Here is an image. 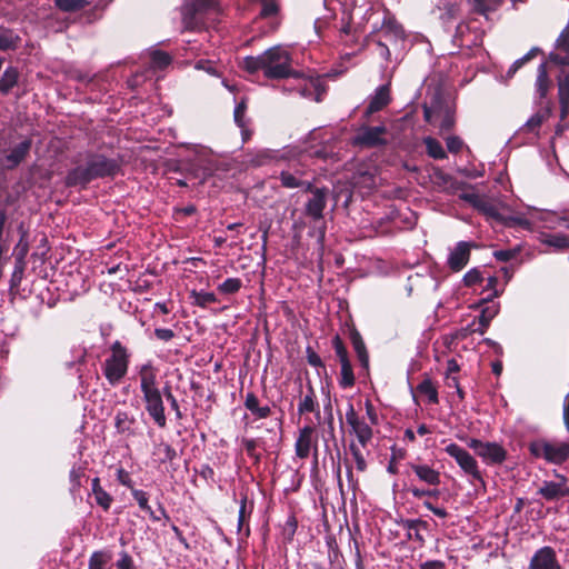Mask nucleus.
I'll return each mask as SVG.
<instances>
[{"instance_id":"4d7b16f0","label":"nucleus","mask_w":569,"mask_h":569,"mask_svg":"<svg viewBox=\"0 0 569 569\" xmlns=\"http://www.w3.org/2000/svg\"><path fill=\"white\" fill-rule=\"evenodd\" d=\"M246 111H247V102L244 99H242L240 102L237 103V106L234 108V112H233L234 122L240 128L246 127V122H244Z\"/></svg>"},{"instance_id":"a19ab883","label":"nucleus","mask_w":569,"mask_h":569,"mask_svg":"<svg viewBox=\"0 0 569 569\" xmlns=\"http://www.w3.org/2000/svg\"><path fill=\"white\" fill-rule=\"evenodd\" d=\"M558 97L559 100H569V70L561 69L558 76Z\"/></svg>"},{"instance_id":"b1692460","label":"nucleus","mask_w":569,"mask_h":569,"mask_svg":"<svg viewBox=\"0 0 569 569\" xmlns=\"http://www.w3.org/2000/svg\"><path fill=\"white\" fill-rule=\"evenodd\" d=\"M315 429H301L296 441V453L299 458L305 459L310 455L311 448L317 447V436Z\"/></svg>"},{"instance_id":"ea45409f","label":"nucleus","mask_w":569,"mask_h":569,"mask_svg":"<svg viewBox=\"0 0 569 569\" xmlns=\"http://www.w3.org/2000/svg\"><path fill=\"white\" fill-rule=\"evenodd\" d=\"M153 455L158 457L160 463L172 461L177 457V452L167 443H160L154 448Z\"/></svg>"},{"instance_id":"774afa93","label":"nucleus","mask_w":569,"mask_h":569,"mask_svg":"<svg viewBox=\"0 0 569 569\" xmlns=\"http://www.w3.org/2000/svg\"><path fill=\"white\" fill-rule=\"evenodd\" d=\"M565 54L553 53L549 54V61L557 66H569V51H563Z\"/></svg>"},{"instance_id":"f3484780","label":"nucleus","mask_w":569,"mask_h":569,"mask_svg":"<svg viewBox=\"0 0 569 569\" xmlns=\"http://www.w3.org/2000/svg\"><path fill=\"white\" fill-rule=\"evenodd\" d=\"M377 38H381L385 42L396 44L399 40H403L405 30L393 17H387L378 31Z\"/></svg>"},{"instance_id":"5fc2aeb1","label":"nucleus","mask_w":569,"mask_h":569,"mask_svg":"<svg viewBox=\"0 0 569 569\" xmlns=\"http://www.w3.org/2000/svg\"><path fill=\"white\" fill-rule=\"evenodd\" d=\"M483 280L482 274L478 268L470 269L465 276H463V284L466 287H473L478 283H481Z\"/></svg>"},{"instance_id":"f8f14e48","label":"nucleus","mask_w":569,"mask_h":569,"mask_svg":"<svg viewBox=\"0 0 569 569\" xmlns=\"http://www.w3.org/2000/svg\"><path fill=\"white\" fill-rule=\"evenodd\" d=\"M499 305L491 303L481 309L480 315L466 329L461 337L466 338L467 332L483 335L490 326L491 320L498 315Z\"/></svg>"},{"instance_id":"6ab92c4d","label":"nucleus","mask_w":569,"mask_h":569,"mask_svg":"<svg viewBox=\"0 0 569 569\" xmlns=\"http://www.w3.org/2000/svg\"><path fill=\"white\" fill-rule=\"evenodd\" d=\"M471 244L466 241H459L448 258V267L453 272L461 271L470 260Z\"/></svg>"},{"instance_id":"680f3d73","label":"nucleus","mask_w":569,"mask_h":569,"mask_svg":"<svg viewBox=\"0 0 569 569\" xmlns=\"http://www.w3.org/2000/svg\"><path fill=\"white\" fill-rule=\"evenodd\" d=\"M116 567L117 569H134L132 557L127 551L120 552L119 559L116 562Z\"/></svg>"},{"instance_id":"6e6552de","label":"nucleus","mask_w":569,"mask_h":569,"mask_svg":"<svg viewBox=\"0 0 569 569\" xmlns=\"http://www.w3.org/2000/svg\"><path fill=\"white\" fill-rule=\"evenodd\" d=\"M469 447L488 465H501L507 458L506 449L497 442L471 439Z\"/></svg>"},{"instance_id":"58836bf2","label":"nucleus","mask_w":569,"mask_h":569,"mask_svg":"<svg viewBox=\"0 0 569 569\" xmlns=\"http://www.w3.org/2000/svg\"><path fill=\"white\" fill-rule=\"evenodd\" d=\"M56 7L63 12H77L82 10L87 4V0H54Z\"/></svg>"},{"instance_id":"f03ea898","label":"nucleus","mask_w":569,"mask_h":569,"mask_svg":"<svg viewBox=\"0 0 569 569\" xmlns=\"http://www.w3.org/2000/svg\"><path fill=\"white\" fill-rule=\"evenodd\" d=\"M291 53L281 46H274L259 56L244 57L241 68L250 74L262 71L263 76L270 80H280L286 78L300 79L302 73L291 67Z\"/></svg>"},{"instance_id":"bb28decb","label":"nucleus","mask_w":569,"mask_h":569,"mask_svg":"<svg viewBox=\"0 0 569 569\" xmlns=\"http://www.w3.org/2000/svg\"><path fill=\"white\" fill-rule=\"evenodd\" d=\"M551 114L550 107H547L543 110L536 112L528 121L521 127L520 131L525 133H532L535 137H538L539 129L542 123L549 119Z\"/></svg>"},{"instance_id":"49530a36","label":"nucleus","mask_w":569,"mask_h":569,"mask_svg":"<svg viewBox=\"0 0 569 569\" xmlns=\"http://www.w3.org/2000/svg\"><path fill=\"white\" fill-rule=\"evenodd\" d=\"M279 12V4L276 0H261V10L259 17L262 19L277 16Z\"/></svg>"},{"instance_id":"cd10ccee","label":"nucleus","mask_w":569,"mask_h":569,"mask_svg":"<svg viewBox=\"0 0 569 569\" xmlns=\"http://www.w3.org/2000/svg\"><path fill=\"white\" fill-rule=\"evenodd\" d=\"M21 38L12 29L0 26V51L17 50Z\"/></svg>"},{"instance_id":"2eb2a0df","label":"nucleus","mask_w":569,"mask_h":569,"mask_svg":"<svg viewBox=\"0 0 569 569\" xmlns=\"http://www.w3.org/2000/svg\"><path fill=\"white\" fill-rule=\"evenodd\" d=\"M413 398L417 402L422 401L428 406L438 405L439 396L437 383L428 375H423L422 380L417 385L413 391Z\"/></svg>"},{"instance_id":"20e7f679","label":"nucleus","mask_w":569,"mask_h":569,"mask_svg":"<svg viewBox=\"0 0 569 569\" xmlns=\"http://www.w3.org/2000/svg\"><path fill=\"white\" fill-rule=\"evenodd\" d=\"M459 199L469 203L473 209L483 214L486 218L492 219L502 226L515 227L528 223L523 218L502 216L496 204L476 192H462L459 194Z\"/></svg>"},{"instance_id":"e2e57ef3","label":"nucleus","mask_w":569,"mask_h":569,"mask_svg":"<svg viewBox=\"0 0 569 569\" xmlns=\"http://www.w3.org/2000/svg\"><path fill=\"white\" fill-rule=\"evenodd\" d=\"M346 421L349 425V427H360L358 415L352 406V403H347L346 409Z\"/></svg>"},{"instance_id":"69168bd1","label":"nucleus","mask_w":569,"mask_h":569,"mask_svg":"<svg viewBox=\"0 0 569 569\" xmlns=\"http://www.w3.org/2000/svg\"><path fill=\"white\" fill-rule=\"evenodd\" d=\"M557 48L561 51H569V24L562 30L557 39Z\"/></svg>"},{"instance_id":"4468645a","label":"nucleus","mask_w":569,"mask_h":569,"mask_svg":"<svg viewBox=\"0 0 569 569\" xmlns=\"http://www.w3.org/2000/svg\"><path fill=\"white\" fill-rule=\"evenodd\" d=\"M391 102L390 84H382L378 87L370 98L369 103L362 114V119L366 122L370 121L373 113L381 111Z\"/></svg>"},{"instance_id":"473e14b6","label":"nucleus","mask_w":569,"mask_h":569,"mask_svg":"<svg viewBox=\"0 0 569 569\" xmlns=\"http://www.w3.org/2000/svg\"><path fill=\"white\" fill-rule=\"evenodd\" d=\"M315 390L311 386L308 388V393L302 397L298 405V413L300 416L307 415V413H316L319 416V405L315 399Z\"/></svg>"},{"instance_id":"423d86ee","label":"nucleus","mask_w":569,"mask_h":569,"mask_svg":"<svg viewBox=\"0 0 569 569\" xmlns=\"http://www.w3.org/2000/svg\"><path fill=\"white\" fill-rule=\"evenodd\" d=\"M387 133L388 129L385 124L371 127L363 123L353 137L352 143L367 149L386 147L388 144Z\"/></svg>"},{"instance_id":"a18cd8bd","label":"nucleus","mask_w":569,"mask_h":569,"mask_svg":"<svg viewBox=\"0 0 569 569\" xmlns=\"http://www.w3.org/2000/svg\"><path fill=\"white\" fill-rule=\"evenodd\" d=\"M194 305L206 308L208 305L216 303L218 301L216 295L213 292L207 291H193Z\"/></svg>"},{"instance_id":"603ef678","label":"nucleus","mask_w":569,"mask_h":569,"mask_svg":"<svg viewBox=\"0 0 569 569\" xmlns=\"http://www.w3.org/2000/svg\"><path fill=\"white\" fill-rule=\"evenodd\" d=\"M279 179H280L282 187H284V188H299L305 184V181L298 179L297 177H295L292 173H290L288 171H282L280 173Z\"/></svg>"},{"instance_id":"c03bdc74","label":"nucleus","mask_w":569,"mask_h":569,"mask_svg":"<svg viewBox=\"0 0 569 569\" xmlns=\"http://www.w3.org/2000/svg\"><path fill=\"white\" fill-rule=\"evenodd\" d=\"M540 49L532 48L529 50L522 58L516 60L512 66L509 68L507 72V77L511 78L525 63L533 59L538 53H540Z\"/></svg>"},{"instance_id":"dca6fc26","label":"nucleus","mask_w":569,"mask_h":569,"mask_svg":"<svg viewBox=\"0 0 569 569\" xmlns=\"http://www.w3.org/2000/svg\"><path fill=\"white\" fill-rule=\"evenodd\" d=\"M32 140L30 138H26L11 148L9 153L3 158V168L9 171L18 168L30 154Z\"/></svg>"},{"instance_id":"3c124183","label":"nucleus","mask_w":569,"mask_h":569,"mask_svg":"<svg viewBox=\"0 0 569 569\" xmlns=\"http://www.w3.org/2000/svg\"><path fill=\"white\" fill-rule=\"evenodd\" d=\"M426 522L422 520H407L403 527L408 530V537L415 538L419 541H423L422 536L419 533V527L425 526Z\"/></svg>"},{"instance_id":"412c9836","label":"nucleus","mask_w":569,"mask_h":569,"mask_svg":"<svg viewBox=\"0 0 569 569\" xmlns=\"http://www.w3.org/2000/svg\"><path fill=\"white\" fill-rule=\"evenodd\" d=\"M21 81V72L16 66H8L0 76V96L7 97L19 89Z\"/></svg>"},{"instance_id":"864d4df0","label":"nucleus","mask_w":569,"mask_h":569,"mask_svg":"<svg viewBox=\"0 0 569 569\" xmlns=\"http://www.w3.org/2000/svg\"><path fill=\"white\" fill-rule=\"evenodd\" d=\"M350 451L352 453V457L356 461L357 469L361 472H363L367 469V462L365 460V457L361 452V449L356 443V441H351L350 443Z\"/></svg>"},{"instance_id":"bf43d9fd","label":"nucleus","mask_w":569,"mask_h":569,"mask_svg":"<svg viewBox=\"0 0 569 569\" xmlns=\"http://www.w3.org/2000/svg\"><path fill=\"white\" fill-rule=\"evenodd\" d=\"M519 252H520L519 248L497 250L493 252V257L498 261L508 262V261L512 260L513 258H516Z\"/></svg>"},{"instance_id":"39448f33","label":"nucleus","mask_w":569,"mask_h":569,"mask_svg":"<svg viewBox=\"0 0 569 569\" xmlns=\"http://www.w3.org/2000/svg\"><path fill=\"white\" fill-rule=\"evenodd\" d=\"M530 453L549 463L562 465L569 460V442L550 439H536L528 446Z\"/></svg>"},{"instance_id":"aec40b11","label":"nucleus","mask_w":569,"mask_h":569,"mask_svg":"<svg viewBox=\"0 0 569 569\" xmlns=\"http://www.w3.org/2000/svg\"><path fill=\"white\" fill-rule=\"evenodd\" d=\"M349 339L360 363L362 370L368 375L369 373V352L367 350L366 343L362 339L361 333L358 331L355 325L349 328Z\"/></svg>"},{"instance_id":"7c9ffc66","label":"nucleus","mask_w":569,"mask_h":569,"mask_svg":"<svg viewBox=\"0 0 569 569\" xmlns=\"http://www.w3.org/2000/svg\"><path fill=\"white\" fill-rule=\"evenodd\" d=\"M552 87V81L548 76L547 63L543 62L538 68L536 80V90L540 99H545Z\"/></svg>"},{"instance_id":"0e129e2a","label":"nucleus","mask_w":569,"mask_h":569,"mask_svg":"<svg viewBox=\"0 0 569 569\" xmlns=\"http://www.w3.org/2000/svg\"><path fill=\"white\" fill-rule=\"evenodd\" d=\"M469 31V24L465 22H460L456 28V33L453 36V41L456 44L460 47L465 46L463 37L465 33Z\"/></svg>"},{"instance_id":"c9c22d12","label":"nucleus","mask_w":569,"mask_h":569,"mask_svg":"<svg viewBox=\"0 0 569 569\" xmlns=\"http://www.w3.org/2000/svg\"><path fill=\"white\" fill-rule=\"evenodd\" d=\"M26 252L27 247L23 249V252H21V254L16 257L14 269L10 278V289H17L21 284L26 268V263L23 261Z\"/></svg>"},{"instance_id":"de8ad7c7","label":"nucleus","mask_w":569,"mask_h":569,"mask_svg":"<svg viewBox=\"0 0 569 569\" xmlns=\"http://www.w3.org/2000/svg\"><path fill=\"white\" fill-rule=\"evenodd\" d=\"M475 1V7H473V10L475 12L481 14V16H487V13L493 9H496L497 6L500 4L501 0H473Z\"/></svg>"},{"instance_id":"393cba45","label":"nucleus","mask_w":569,"mask_h":569,"mask_svg":"<svg viewBox=\"0 0 569 569\" xmlns=\"http://www.w3.org/2000/svg\"><path fill=\"white\" fill-rule=\"evenodd\" d=\"M301 78L303 79V83L300 84L297 89L300 96L320 102L322 94L325 93V87L322 86L319 78L305 79L303 76Z\"/></svg>"},{"instance_id":"f704fd0d","label":"nucleus","mask_w":569,"mask_h":569,"mask_svg":"<svg viewBox=\"0 0 569 569\" xmlns=\"http://www.w3.org/2000/svg\"><path fill=\"white\" fill-rule=\"evenodd\" d=\"M423 144L426 147L427 154L435 160L447 159V152L445 151L440 141L433 137L423 138Z\"/></svg>"},{"instance_id":"9b49d317","label":"nucleus","mask_w":569,"mask_h":569,"mask_svg":"<svg viewBox=\"0 0 569 569\" xmlns=\"http://www.w3.org/2000/svg\"><path fill=\"white\" fill-rule=\"evenodd\" d=\"M527 569H562V567L556 550L550 546H545L535 551Z\"/></svg>"},{"instance_id":"9d476101","label":"nucleus","mask_w":569,"mask_h":569,"mask_svg":"<svg viewBox=\"0 0 569 569\" xmlns=\"http://www.w3.org/2000/svg\"><path fill=\"white\" fill-rule=\"evenodd\" d=\"M558 481H542L537 493L547 501H556L562 498H569V486L566 476L556 473Z\"/></svg>"},{"instance_id":"2f4dec72","label":"nucleus","mask_w":569,"mask_h":569,"mask_svg":"<svg viewBox=\"0 0 569 569\" xmlns=\"http://www.w3.org/2000/svg\"><path fill=\"white\" fill-rule=\"evenodd\" d=\"M91 490L94 497L96 503L100 506L104 511L109 510L113 498L102 489L100 486L99 478H93L91 482Z\"/></svg>"},{"instance_id":"a878e982","label":"nucleus","mask_w":569,"mask_h":569,"mask_svg":"<svg viewBox=\"0 0 569 569\" xmlns=\"http://www.w3.org/2000/svg\"><path fill=\"white\" fill-rule=\"evenodd\" d=\"M410 468L420 481L430 486H438L440 483L439 471L432 469L428 465L410 463Z\"/></svg>"},{"instance_id":"ddd939ff","label":"nucleus","mask_w":569,"mask_h":569,"mask_svg":"<svg viewBox=\"0 0 569 569\" xmlns=\"http://www.w3.org/2000/svg\"><path fill=\"white\" fill-rule=\"evenodd\" d=\"M329 189L322 187V190H315V193L308 199L305 204V214L313 221H319L323 218V211L327 207Z\"/></svg>"},{"instance_id":"4be33fe9","label":"nucleus","mask_w":569,"mask_h":569,"mask_svg":"<svg viewBox=\"0 0 569 569\" xmlns=\"http://www.w3.org/2000/svg\"><path fill=\"white\" fill-rule=\"evenodd\" d=\"M211 10L219 11L218 0H193L183 12V21L187 27H190L197 13Z\"/></svg>"},{"instance_id":"c756f323","label":"nucleus","mask_w":569,"mask_h":569,"mask_svg":"<svg viewBox=\"0 0 569 569\" xmlns=\"http://www.w3.org/2000/svg\"><path fill=\"white\" fill-rule=\"evenodd\" d=\"M112 555L108 550L93 551L88 561V569H112Z\"/></svg>"},{"instance_id":"5701e85b","label":"nucleus","mask_w":569,"mask_h":569,"mask_svg":"<svg viewBox=\"0 0 569 569\" xmlns=\"http://www.w3.org/2000/svg\"><path fill=\"white\" fill-rule=\"evenodd\" d=\"M146 401V409L148 413L153 418L154 422L159 427L166 426L164 407L162 402L161 393H153L152 396L143 397Z\"/></svg>"},{"instance_id":"09e8293b","label":"nucleus","mask_w":569,"mask_h":569,"mask_svg":"<svg viewBox=\"0 0 569 569\" xmlns=\"http://www.w3.org/2000/svg\"><path fill=\"white\" fill-rule=\"evenodd\" d=\"M132 496L136 499V501L138 502L139 507L143 511L148 512L153 519H156V520L159 519V518L153 516V511H152L151 507L148 503V496H147V493L144 491L138 490V489H132Z\"/></svg>"},{"instance_id":"7ed1b4c3","label":"nucleus","mask_w":569,"mask_h":569,"mask_svg":"<svg viewBox=\"0 0 569 569\" xmlns=\"http://www.w3.org/2000/svg\"><path fill=\"white\" fill-rule=\"evenodd\" d=\"M110 351L111 355L104 360L102 371L109 385L114 387L120 383L128 372L130 352L119 340L110 346Z\"/></svg>"},{"instance_id":"e433bc0d","label":"nucleus","mask_w":569,"mask_h":569,"mask_svg":"<svg viewBox=\"0 0 569 569\" xmlns=\"http://www.w3.org/2000/svg\"><path fill=\"white\" fill-rule=\"evenodd\" d=\"M365 42L367 46L370 43H375L378 47L379 56L382 57L385 60H390V50H389V43L385 42L381 38H377L376 30L371 31L366 38Z\"/></svg>"},{"instance_id":"8fccbe9b","label":"nucleus","mask_w":569,"mask_h":569,"mask_svg":"<svg viewBox=\"0 0 569 569\" xmlns=\"http://www.w3.org/2000/svg\"><path fill=\"white\" fill-rule=\"evenodd\" d=\"M351 435L356 437L359 448H366L372 439V429H352Z\"/></svg>"},{"instance_id":"4c0bfd02","label":"nucleus","mask_w":569,"mask_h":569,"mask_svg":"<svg viewBox=\"0 0 569 569\" xmlns=\"http://www.w3.org/2000/svg\"><path fill=\"white\" fill-rule=\"evenodd\" d=\"M151 66L154 69L163 70L172 62V57L162 50H153L150 53Z\"/></svg>"},{"instance_id":"c85d7f7f","label":"nucleus","mask_w":569,"mask_h":569,"mask_svg":"<svg viewBox=\"0 0 569 569\" xmlns=\"http://www.w3.org/2000/svg\"><path fill=\"white\" fill-rule=\"evenodd\" d=\"M253 510V502L248 501L247 495L241 496L240 508H239V517H238V531L242 532L244 530L246 535H249L248 520Z\"/></svg>"},{"instance_id":"37998d69","label":"nucleus","mask_w":569,"mask_h":569,"mask_svg":"<svg viewBox=\"0 0 569 569\" xmlns=\"http://www.w3.org/2000/svg\"><path fill=\"white\" fill-rule=\"evenodd\" d=\"M456 124V119H455V110L449 107V106H445V108L442 109V119H441V122L439 124V128L441 131H451L453 129Z\"/></svg>"},{"instance_id":"6e6d98bb","label":"nucleus","mask_w":569,"mask_h":569,"mask_svg":"<svg viewBox=\"0 0 569 569\" xmlns=\"http://www.w3.org/2000/svg\"><path fill=\"white\" fill-rule=\"evenodd\" d=\"M307 361L315 368H320L326 371V365L323 363L320 356L313 350L312 347L308 346L306 349Z\"/></svg>"},{"instance_id":"f257e3e1","label":"nucleus","mask_w":569,"mask_h":569,"mask_svg":"<svg viewBox=\"0 0 569 569\" xmlns=\"http://www.w3.org/2000/svg\"><path fill=\"white\" fill-rule=\"evenodd\" d=\"M64 177L67 188L86 190L93 180L113 179L121 171V160L93 150L79 152Z\"/></svg>"},{"instance_id":"052dcab7","label":"nucleus","mask_w":569,"mask_h":569,"mask_svg":"<svg viewBox=\"0 0 569 569\" xmlns=\"http://www.w3.org/2000/svg\"><path fill=\"white\" fill-rule=\"evenodd\" d=\"M446 144L448 151L455 154L459 153L465 146L463 140L458 136L448 137L446 139Z\"/></svg>"},{"instance_id":"72a5a7b5","label":"nucleus","mask_w":569,"mask_h":569,"mask_svg":"<svg viewBox=\"0 0 569 569\" xmlns=\"http://www.w3.org/2000/svg\"><path fill=\"white\" fill-rule=\"evenodd\" d=\"M244 407L257 418H267L271 413L269 406H260L259 399L252 392L247 393Z\"/></svg>"},{"instance_id":"1a4fd4ad","label":"nucleus","mask_w":569,"mask_h":569,"mask_svg":"<svg viewBox=\"0 0 569 569\" xmlns=\"http://www.w3.org/2000/svg\"><path fill=\"white\" fill-rule=\"evenodd\" d=\"M445 450L467 475L475 480H482L476 459L467 450L456 443L448 445Z\"/></svg>"},{"instance_id":"13d9d810","label":"nucleus","mask_w":569,"mask_h":569,"mask_svg":"<svg viewBox=\"0 0 569 569\" xmlns=\"http://www.w3.org/2000/svg\"><path fill=\"white\" fill-rule=\"evenodd\" d=\"M547 243L557 249L569 248V238L565 234H551L547 239Z\"/></svg>"},{"instance_id":"a211bd4d","label":"nucleus","mask_w":569,"mask_h":569,"mask_svg":"<svg viewBox=\"0 0 569 569\" xmlns=\"http://www.w3.org/2000/svg\"><path fill=\"white\" fill-rule=\"evenodd\" d=\"M138 373L140 377V388L143 397L160 392L157 388V369L152 366L151 361L141 365Z\"/></svg>"},{"instance_id":"0eeeda50","label":"nucleus","mask_w":569,"mask_h":569,"mask_svg":"<svg viewBox=\"0 0 569 569\" xmlns=\"http://www.w3.org/2000/svg\"><path fill=\"white\" fill-rule=\"evenodd\" d=\"M331 345L341 366L338 383L342 389L351 388L356 383V377L347 347L339 335L332 338Z\"/></svg>"},{"instance_id":"338daca9","label":"nucleus","mask_w":569,"mask_h":569,"mask_svg":"<svg viewBox=\"0 0 569 569\" xmlns=\"http://www.w3.org/2000/svg\"><path fill=\"white\" fill-rule=\"evenodd\" d=\"M270 159L271 157L267 152L261 151L253 156L252 158L248 159V163L251 164L252 167H261L266 164Z\"/></svg>"},{"instance_id":"79ce46f5","label":"nucleus","mask_w":569,"mask_h":569,"mask_svg":"<svg viewBox=\"0 0 569 569\" xmlns=\"http://www.w3.org/2000/svg\"><path fill=\"white\" fill-rule=\"evenodd\" d=\"M242 288V281L239 278H228L218 286V291L222 295H234Z\"/></svg>"}]
</instances>
